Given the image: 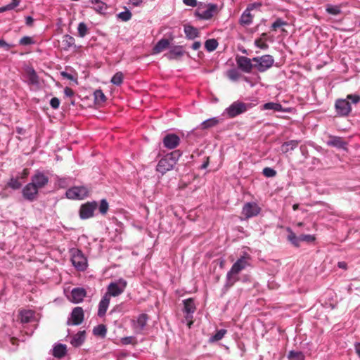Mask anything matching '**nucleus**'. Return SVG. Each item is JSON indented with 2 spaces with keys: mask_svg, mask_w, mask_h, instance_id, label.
I'll use <instances>...</instances> for the list:
<instances>
[{
  "mask_svg": "<svg viewBox=\"0 0 360 360\" xmlns=\"http://www.w3.org/2000/svg\"><path fill=\"white\" fill-rule=\"evenodd\" d=\"M263 110H273L276 112H287V110H285L282 105L278 103L269 102L263 105Z\"/></svg>",
  "mask_w": 360,
  "mask_h": 360,
  "instance_id": "2f4dec72",
  "label": "nucleus"
},
{
  "mask_svg": "<svg viewBox=\"0 0 360 360\" xmlns=\"http://www.w3.org/2000/svg\"><path fill=\"white\" fill-rule=\"evenodd\" d=\"M107 333L106 326L103 324H99L93 329V334L96 336L104 338Z\"/></svg>",
  "mask_w": 360,
  "mask_h": 360,
  "instance_id": "c9c22d12",
  "label": "nucleus"
},
{
  "mask_svg": "<svg viewBox=\"0 0 360 360\" xmlns=\"http://www.w3.org/2000/svg\"><path fill=\"white\" fill-rule=\"evenodd\" d=\"M287 22L283 20L281 18H277L271 25V28L274 30H276L277 29L281 27L282 26L286 25Z\"/></svg>",
  "mask_w": 360,
  "mask_h": 360,
  "instance_id": "09e8293b",
  "label": "nucleus"
},
{
  "mask_svg": "<svg viewBox=\"0 0 360 360\" xmlns=\"http://www.w3.org/2000/svg\"><path fill=\"white\" fill-rule=\"evenodd\" d=\"M260 212V207L255 202H247L243 208V214L248 218L257 215Z\"/></svg>",
  "mask_w": 360,
  "mask_h": 360,
  "instance_id": "6ab92c4d",
  "label": "nucleus"
},
{
  "mask_svg": "<svg viewBox=\"0 0 360 360\" xmlns=\"http://www.w3.org/2000/svg\"><path fill=\"white\" fill-rule=\"evenodd\" d=\"M89 1L94 4V9L100 14H105L108 10V6L101 0H89Z\"/></svg>",
  "mask_w": 360,
  "mask_h": 360,
  "instance_id": "c756f323",
  "label": "nucleus"
},
{
  "mask_svg": "<svg viewBox=\"0 0 360 360\" xmlns=\"http://www.w3.org/2000/svg\"><path fill=\"white\" fill-rule=\"evenodd\" d=\"M127 282L124 278H119L114 282H111L108 286V292L106 295L112 297H117L121 295L125 290Z\"/></svg>",
  "mask_w": 360,
  "mask_h": 360,
  "instance_id": "0eeeda50",
  "label": "nucleus"
},
{
  "mask_svg": "<svg viewBox=\"0 0 360 360\" xmlns=\"http://www.w3.org/2000/svg\"><path fill=\"white\" fill-rule=\"evenodd\" d=\"M327 145L339 149H346L347 143L341 137L331 136L327 141Z\"/></svg>",
  "mask_w": 360,
  "mask_h": 360,
  "instance_id": "4be33fe9",
  "label": "nucleus"
},
{
  "mask_svg": "<svg viewBox=\"0 0 360 360\" xmlns=\"http://www.w3.org/2000/svg\"><path fill=\"white\" fill-rule=\"evenodd\" d=\"M108 210V203L107 200L105 199H102L101 200V202H100V205L98 207V210H99L100 213H101L102 214H104L107 212Z\"/></svg>",
  "mask_w": 360,
  "mask_h": 360,
  "instance_id": "de8ad7c7",
  "label": "nucleus"
},
{
  "mask_svg": "<svg viewBox=\"0 0 360 360\" xmlns=\"http://www.w3.org/2000/svg\"><path fill=\"white\" fill-rule=\"evenodd\" d=\"M251 257L247 252H243V255L236 260L232 265L231 269L226 274V281L225 287L229 288L232 287L234 283L238 281V277L236 276L241 271L250 266Z\"/></svg>",
  "mask_w": 360,
  "mask_h": 360,
  "instance_id": "f257e3e1",
  "label": "nucleus"
},
{
  "mask_svg": "<svg viewBox=\"0 0 360 360\" xmlns=\"http://www.w3.org/2000/svg\"><path fill=\"white\" fill-rule=\"evenodd\" d=\"M123 78H124V76H123L122 72H117L112 77L111 82L116 86H120L123 82Z\"/></svg>",
  "mask_w": 360,
  "mask_h": 360,
  "instance_id": "79ce46f5",
  "label": "nucleus"
},
{
  "mask_svg": "<svg viewBox=\"0 0 360 360\" xmlns=\"http://www.w3.org/2000/svg\"><path fill=\"white\" fill-rule=\"evenodd\" d=\"M326 10L328 13L333 15H338L341 13L340 8L338 6L328 5Z\"/></svg>",
  "mask_w": 360,
  "mask_h": 360,
  "instance_id": "c03bdc74",
  "label": "nucleus"
},
{
  "mask_svg": "<svg viewBox=\"0 0 360 360\" xmlns=\"http://www.w3.org/2000/svg\"><path fill=\"white\" fill-rule=\"evenodd\" d=\"M88 189L84 186H75L66 191V196L72 200H81L88 195Z\"/></svg>",
  "mask_w": 360,
  "mask_h": 360,
  "instance_id": "1a4fd4ad",
  "label": "nucleus"
},
{
  "mask_svg": "<svg viewBox=\"0 0 360 360\" xmlns=\"http://www.w3.org/2000/svg\"><path fill=\"white\" fill-rule=\"evenodd\" d=\"M86 338V333L84 330L79 331L77 334L71 337L70 344L75 347H78L81 346Z\"/></svg>",
  "mask_w": 360,
  "mask_h": 360,
  "instance_id": "5701e85b",
  "label": "nucleus"
},
{
  "mask_svg": "<svg viewBox=\"0 0 360 360\" xmlns=\"http://www.w3.org/2000/svg\"><path fill=\"white\" fill-rule=\"evenodd\" d=\"M251 108V103H245L239 101L233 102L229 105L225 112L231 118H233L242 113H244Z\"/></svg>",
  "mask_w": 360,
  "mask_h": 360,
  "instance_id": "39448f33",
  "label": "nucleus"
},
{
  "mask_svg": "<svg viewBox=\"0 0 360 360\" xmlns=\"http://www.w3.org/2000/svg\"><path fill=\"white\" fill-rule=\"evenodd\" d=\"M71 261L72 265L79 271H84L87 266L86 258L80 250H77L72 255Z\"/></svg>",
  "mask_w": 360,
  "mask_h": 360,
  "instance_id": "9b49d317",
  "label": "nucleus"
},
{
  "mask_svg": "<svg viewBox=\"0 0 360 360\" xmlns=\"http://www.w3.org/2000/svg\"><path fill=\"white\" fill-rule=\"evenodd\" d=\"M50 105L52 108L57 109L59 107L60 105V101L58 98L53 97L50 101Z\"/></svg>",
  "mask_w": 360,
  "mask_h": 360,
  "instance_id": "6e6d98bb",
  "label": "nucleus"
},
{
  "mask_svg": "<svg viewBox=\"0 0 360 360\" xmlns=\"http://www.w3.org/2000/svg\"><path fill=\"white\" fill-rule=\"evenodd\" d=\"M132 337H124L122 338L121 342L123 345H129L131 343Z\"/></svg>",
  "mask_w": 360,
  "mask_h": 360,
  "instance_id": "e2e57ef3",
  "label": "nucleus"
},
{
  "mask_svg": "<svg viewBox=\"0 0 360 360\" xmlns=\"http://www.w3.org/2000/svg\"><path fill=\"white\" fill-rule=\"evenodd\" d=\"M63 48L64 50H68L75 46V39L73 37L65 34L63 37Z\"/></svg>",
  "mask_w": 360,
  "mask_h": 360,
  "instance_id": "f704fd0d",
  "label": "nucleus"
},
{
  "mask_svg": "<svg viewBox=\"0 0 360 360\" xmlns=\"http://www.w3.org/2000/svg\"><path fill=\"white\" fill-rule=\"evenodd\" d=\"M261 6L260 4H251L250 5H248V6L247 7L246 9H249V11L250 12L252 10H253L254 8H258Z\"/></svg>",
  "mask_w": 360,
  "mask_h": 360,
  "instance_id": "338daca9",
  "label": "nucleus"
},
{
  "mask_svg": "<svg viewBox=\"0 0 360 360\" xmlns=\"http://www.w3.org/2000/svg\"><path fill=\"white\" fill-rule=\"evenodd\" d=\"M60 75L64 77V78H66V79H68L70 80H72L74 79L73 76L70 74H69L68 72H60Z\"/></svg>",
  "mask_w": 360,
  "mask_h": 360,
  "instance_id": "0e129e2a",
  "label": "nucleus"
},
{
  "mask_svg": "<svg viewBox=\"0 0 360 360\" xmlns=\"http://www.w3.org/2000/svg\"><path fill=\"white\" fill-rule=\"evenodd\" d=\"M110 303V297H108V295H105L102 299L101 300L99 304H98V316L99 317L103 316L106 311L108 308Z\"/></svg>",
  "mask_w": 360,
  "mask_h": 360,
  "instance_id": "b1692460",
  "label": "nucleus"
},
{
  "mask_svg": "<svg viewBox=\"0 0 360 360\" xmlns=\"http://www.w3.org/2000/svg\"><path fill=\"white\" fill-rule=\"evenodd\" d=\"M226 76L230 80L233 82H236L241 77V74L237 69L232 68L226 72Z\"/></svg>",
  "mask_w": 360,
  "mask_h": 360,
  "instance_id": "e433bc0d",
  "label": "nucleus"
},
{
  "mask_svg": "<svg viewBox=\"0 0 360 360\" xmlns=\"http://www.w3.org/2000/svg\"><path fill=\"white\" fill-rule=\"evenodd\" d=\"M20 45H30L33 43V40L30 37H23L19 41Z\"/></svg>",
  "mask_w": 360,
  "mask_h": 360,
  "instance_id": "5fc2aeb1",
  "label": "nucleus"
},
{
  "mask_svg": "<svg viewBox=\"0 0 360 360\" xmlns=\"http://www.w3.org/2000/svg\"><path fill=\"white\" fill-rule=\"evenodd\" d=\"M346 100L350 102V103L357 104L360 102V96L359 94H348Z\"/></svg>",
  "mask_w": 360,
  "mask_h": 360,
  "instance_id": "8fccbe9b",
  "label": "nucleus"
},
{
  "mask_svg": "<svg viewBox=\"0 0 360 360\" xmlns=\"http://www.w3.org/2000/svg\"><path fill=\"white\" fill-rule=\"evenodd\" d=\"M143 0H129L128 4L133 6H139L142 4Z\"/></svg>",
  "mask_w": 360,
  "mask_h": 360,
  "instance_id": "052dcab7",
  "label": "nucleus"
},
{
  "mask_svg": "<svg viewBox=\"0 0 360 360\" xmlns=\"http://www.w3.org/2000/svg\"><path fill=\"white\" fill-rule=\"evenodd\" d=\"M148 321V316L146 314H141L136 320L132 321L133 328L137 333H141L145 328Z\"/></svg>",
  "mask_w": 360,
  "mask_h": 360,
  "instance_id": "f3484780",
  "label": "nucleus"
},
{
  "mask_svg": "<svg viewBox=\"0 0 360 360\" xmlns=\"http://www.w3.org/2000/svg\"><path fill=\"white\" fill-rule=\"evenodd\" d=\"M67 354V347L64 344L58 343L53 346V356L58 359H62Z\"/></svg>",
  "mask_w": 360,
  "mask_h": 360,
  "instance_id": "393cba45",
  "label": "nucleus"
},
{
  "mask_svg": "<svg viewBox=\"0 0 360 360\" xmlns=\"http://www.w3.org/2000/svg\"><path fill=\"white\" fill-rule=\"evenodd\" d=\"M13 45L8 44L4 39H0V48H4L6 51H9Z\"/></svg>",
  "mask_w": 360,
  "mask_h": 360,
  "instance_id": "4d7b16f0",
  "label": "nucleus"
},
{
  "mask_svg": "<svg viewBox=\"0 0 360 360\" xmlns=\"http://www.w3.org/2000/svg\"><path fill=\"white\" fill-rule=\"evenodd\" d=\"M336 113L340 117H346L352 111L350 102L346 99L339 98L335 103Z\"/></svg>",
  "mask_w": 360,
  "mask_h": 360,
  "instance_id": "6e6552de",
  "label": "nucleus"
},
{
  "mask_svg": "<svg viewBox=\"0 0 360 360\" xmlns=\"http://www.w3.org/2000/svg\"><path fill=\"white\" fill-rule=\"evenodd\" d=\"M49 177L41 171H36L31 177V181L39 190L44 188L49 183Z\"/></svg>",
  "mask_w": 360,
  "mask_h": 360,
  "instance_id": "f8f14e48",
  "label": "nucleus"
},
{
  "mask_svg": "<svg viewBox=\"0 0 360 360\" xmlns=\"http://www.w3.org/2000/svg\"><path fill=\"white\" fill-rule=\"evenodd\" d=\"M25 73L30 84L37 85L39 83V77L32 67H27Z\"/></svg>",
  "mask_w": 360,
  "mask_h": 360,
  "instance_id": "a878e982",
  "label": "nucleus"
},
{
  "mask_svg": "<svg viewBox=\"0 0 360 360\" xmlns=\"http://www.w3.org/2000/svg\"><path fill=\"white\" fill-rule=\"evenodd\" d=\"M64 94L68 97H72L74 95V91L69 87H65L64 89Z\"/></svg>",
  "mask_w": 360,
  "mask_h": 360,
  "instance_id": "680f3d73",
  "label": "nucleus"
},
{
  "mask_svg": "<svg viewBox=\"0 0 360 360\" xmlns=\"http://www.w3.org/2000/svg\"><path fill=\"white\" fill-rule=\"evenodd\" d=\"M218 46V42L215 39H207L205 43V47L209 52L214 51Z\"/></svg>",
  "mask_w": 360,
  "mask_h": 360,
  "instance_id": "ea45409f",
  "label": "nucleus"
},
{
  "mask_svg": "<svg viewBox=\"0 0 360 360\" xmlns=\"http://www.w3.org/2000/svg\"><path fill=\"white\" fill-rule=\"evenodd\" d=\"M253 16L251 15L249 9H245L240 18V23L242 25H250L252 22Z\"/></svg>",
  "mask_w": 360,
  "mask_h": 360,
  "instance_id": "473e14b6",
  "label": "nucleus"
},
{
  "mask_svg": "<svg viewBox=\"0 0 360 360\" xmlns=\"http://www.w3.org/2000/svg\"><path fill=\"white\" fill-rule=\"evenodd\" d=\"M262 174L266 177H274L276 175V171L271 167H265L263 169Z\"/></svg>",
  "mask_w": 360,
  "mask_h": 360,
  "instance_id": "3c124183",
  "label": "nucleus"
},
{
  "mask_svg": "<svg viewBox=\"0 0 360 360\" xmlns=\"http://www.w3.org/2000/svg\"><path fill=\"white\" fill-rule=\"evenodd\" d=\"M183 2L185 5L191 7H195L198 5V2L196 0H183Z\"/></svg>",
  "mask_w": 360,
  "mask_h": 360,
  "instance_id": "bf43d9fd",
  "label": "nucleus"
},
{
  "mask_svg": "<svg viewBox=\"0 0 360 360\" xmlns=\"http://www.w3.org/2000/svg\"><path fill=\"white\" fill-rule=\"evenodd\" d=\"M184 32L186 37L189 39H193L198 37L199 34L198 29L191 25H185Z\"/></svg>",
  "mask_w": 360,
  "mask_h": 360,
  "instance_id": "72a5a7b5",
  "label": "nucleus"
},
{
  "mask_svg": "<svg viewBox=\"0 0 360 360\" xmlns=\"http://www.w3.org/2000/svg\"><path fill=\"white\" fill-rule=\"evenodd\" d=\"M84 319V310L81 307H75L71 314L70 317L67 321V324L70 326L80 325Z\"/></svg>",
  "mask_w": 360,
  "mask_h": 360,
  "instance_id": "9d476101",
  "label": "nucleus"
},
{
  "mask_svg": "<svg viewBox=\"0 0 360 360\" xmlns=\"http://www.w3.org/2000/svg\"><path fill=\"white\" fill-rule=\"evenodd\" d=\"M70 184V179L68 178H58L57 184L59 188H66Z\"/></svg>",
  "mask_w": 360,
  "mask_h": 360,
  "instance_id": "864d4df0",
  "label": "nucleus"
},
{
  "mask_svg": "<svg viewBox=\"0 0 360 360\" xmlns=\"http://www.w3.org/2000/svg\"><path fill=\"white\" fill-rule=\"evenodd\" d=\"M287 240L296 248H299L301 245V243H305L307 244H314L316 241V237L314 235L311 234H300L297 236L290 229L288 226L287 228Z\"/></svg>",
  "mask_w": 360,
  "mask_h": 360,
  "instance_id": "7ed1b4c3",
  "label": "nucleus"
},
{
  "mask_svg": "<svg viewBox=\"0 0 360 360\" xmlns=\"http://www.w3.org/2000/svg\"><path fill=\"white\" fill-rule=\"evenodd\" d=\"M252 62L255 63L254 68L257 69L260 72H263L273 66L274 59L272 56L266 54L260 57H254Z\"/></svg>",
  "mask_w": 360,
  "mask_h": 360,
  "instance_id": "20e7f679",
  "label": "nucleus"
},
{
  "mask_svg": "<svg viewBox=\"0 0 360 360\" xmlns=\"http://www.w3.org/2000/svg\"><path fill=\"white\" fill-rule=\"evenodd\" d=\"M86 295V291L83 288H75L72 290L70 296L68 297L70 302L77 304L83 301Z\"/></svg>",
  "mask_w": 360,
  "mask_h": 360,
  "instance_id": "a211bd4d",
  "label": "nucleus"
},
{
  "mask_svg": "<svg viewBox=\"0 0 360 360\" xmlns=\"http://www.w3.org/2000/svg\"><path fill=\"white\" fill-rule=\"evenodd\" d=\"M34 311L32 310H22L19 313L20 321L22 323L32 322L34 320Z\"/></svg>",
  "mask_w": 360,
  "mask_h": 360,
  "instance_id": "bb28decb",
  "label": "nucleus"
},
{
  "mask_svg": "<svg viewBox=\"0 0 360 360\" xmlns=\"http://www.w3.org/2000/svg\"><path fill=\"white\" fill-rule=\"evenodd\" d=\"M181 156V153L179 150L167 153L159 160L156 170L162 175L166 174L174 168Z\"/></svg>",
  "mask_w": 360,
  "mask_h": 360,
  "instance_id": "f03ea898",
  "label": "nucleus"
},
{
  "mask_svg": "<svg viewBox=\"0 0 360 360\" xmlns=\"http://www.w3.org/2000/svg\"><path fill=\"white\" fill-rule=\"evenodd\" d=\"M227 330L226 329H220L216 332V333L211 336L209 339L210 342H214L221 340L225 334H226Z\"/></svg>",
  "mask_w": 360,
  "mask_h": 360,
  "instance_id": "58836bf2",
  "label": "nucleus"
},
{
  "mask_svg": "<svg viewBox=\"0 0 360 360\" xmlns=\"http://www.w3.org/2000/svg\"><path fill=\"white\" fill-rule=\"evenodd\" d=\"M354 346L356 354L360 358V342H355Z\"/></svg>",
  "mask_w": 360,
  "mask_h": 360,
  "instance_id": "774afa93",
  "label": "nucleus"
},
{
  "mask_svg": "<svg viewBox=\"0 0 360 360\" xmlns=\"http://www.w3.org/2000/svg\"><path fill=\"white\" fill-rule=\"evenodd\" d=\"M98 207L96 201L87 202L81 206L79 215L82 219H88L94 215V212Z\"/></svg>",
  "mask_w": 360,
  "mask_h": 360,
  "instance_id": "ddd939ff",
  "label": "nucleus"
},
{
  "mask_svg": "<svg viewBox=\"0 0 360 360\" xmlns=\"http://www.w3.org/2000/svg\"><path fill=\"white\" fill-rule=\"evenodd\" d=\"M221 121L217 117H212L203 121L197 129H207L217 126Z\"/></svg>",
  "mask_w": 360,
  "mask_h": 360,
  "instance_id": "cd10ccee",
  "label": "nucleus"
},
{
  "mask_svg": "<svg viewBox=\"0 0 360 360\" xmlns=\"http://www.w3.org/2000/svg\"><path fill=\"white\" fill-rule=\"evenodd\" d=\"M20 0H12L11 3L4 6L0 7V13L14 9L20 4Z\"/></svg>",
  "mask_w": 360,
  "mask_h": 360,
  "instance_id": "37998d69",
  "label": "nucleus"
},
{
  "mask_svg": "<svg viewBox=\"0 0 360 360\" xmlns=\"http://www.w3.org/2000/svg\"><path fill=\"white\" fill-rule=\"evenodd\" d=\"M39 189L32 183H28L22 191L23 198L30 202L34 201L38 195Z\"/></svg>",
  "mask_w": 360,
  "mask_h": 360,
  "instance_id": "4468645a",
  "label": "nucleus"
},
{
  "mask_svg": "<svg viewBox=\"0 0 360 360\" xmlns=\"http://www.w3.org/2000/svg\"><path fill=\"white\" fill-rule=\"evenodd\" d=\"M95 102L97 104L103 103L105 101V96L101 89L94 91Z\"/></svg>",
  "mask_w": 360,
  "mask_h": 360,
  "instance_id": "a19ab883",
  "label": "nucleus"
},
{
  "mask_svg": "<svg viewBox=\"0 0 360 360\" xmlns=\"http://www.w3.org/2000/svg\"><path fill=\"white\" fill-rule=\"evenodd\" d=\"M288 357L290 360H304V355L300 351L291 350L288 353Z\"/></svg>",
  "mask_w": 360,
  "mask_h": 360,
  "instance_id": "4c0bfd02",
  "label": "nucleus"
},
{
  "mask_svg": "<svg viewBox=\"0 0 360 360\" xmlns=\"http://www.w3.org/2000/svg\"><path fill=\"white\" fill-rule=\"evenodd\" d=\"M255 44L262 49H266L268 48V45L265 43H262L261 39H256L255 41Z\"/></svg>",
  "mask_w": 360,
  "mask_h": 360,
  "instance_id": "13d9d810",
  "label": "nucleus"
},
{
  "mask_svg": "<svg viewBox=\"0 0 360 360\" xmlns=\"http://www.w3.org/2000/svg\"><path fill=\"white\" fill-rule=\"evenodd\" d=\"M34 22V19L31 16H27L25 18V23L27 26H32Z\"/></svg>",
  "mask_w": 360,
  "mask_h": 360,
  "instance_id": "69168bd1",
  "label": "nucleus"
},
{
  "mask_svg": "<svg viewBox=\"0 0 360 360\" xmlns=\"http://www.w3.org/2000/svg\"><path fill=\"white\" fill-rule=\"evenodd\" d=\"M185 53L183 46H174L169 50V53L165 56L169 60H177L182 57Z\"/></svg>",
  "mask_w": 360,
  "mask_h": 360,
  "instance_id": "412c9836",
  "label": "nucleus"
},
{
  "mask_svg": "<svg viewBox=\"0 0 360 360\" xmlns=\"http://www.w3.org/2000/svg\"><path fill=\"white\" fill-rule=\"evenodd\" d=\"M21 186L22 184L18 181V178H11L9 182L8 183V186L14 190L19 189L21 187Z\"/></svg>",
  "mask_w": 360,
  "mask_h": 360,
  "instance_id": "49530a36",
  "label": "nucleus"
},
{
  "mask_svg": "<svg viewBox=\"0 0 360 360\" xmlns=\"http://www.w3.org/2000/svg\"><path fill=\"white\" fill-rule=\"evenodd\" d=\"M252 59H250L245 56H238L236 58V63L238 68L244 72L250 73L254 68L252 63Z\"/></svg>",
  "mask_w": 360,
  "mask_h": 360,
  "instance_id": "dca6fc26",
  "label": "nucleus"
},
{
  "mask_svg": "<svg viewBox=\"0 0 360 360\" xmlns=\"http://www.w3.org/2000/svg\"><path fill=\"white\" fill-rule=\"evenodd\" d=\"M164 147L167 149L176 148L180 143V138L175 134H168L162 139Z\"/></svg>",
  "mask_w": 360,
  "mask_h": 360,
  "instance_id": "2eb2a0df",
  "label": "nucleus"
},
{
  "mask_svg": "<svg viewBox=\"0 0 360 360\" xmlns=\"http://www.w3.org/2000/svg\"><path fill=\"white\" fill-rule=\"evenodd\" d=\"M77 31H78V35L80 37H85L88 32V28H87L86 25L83 22H80L78 25Z\"/></svg>",
  "mask_w": 360,
  "mask_h": 360,
  "instance_id": "a18cd8bd",
  "label": "nucleus"
},
{
  "mask_svg": "<svg viewBox=\"0 0 360 360\" xmlns=\"http://www.w3.org/2000/svg\"><path fill=\"white\" fill-rule=\"evenodd\" d=\"M118 17L123 21H127L131 19V13L128 10L122 11L118 14Z\"/></svg>",
  "mask_w": 360,
  "mask_h": 360,
  "instance_id": "603ef678",
  "label": "nucleus"
},
{
  "mask_svg": "<svg viewBox=\"0 0 360 360\" xmlns=\"http://www.w3.org/2000/svg\"><path fill=\"white\" fill-rule=\"evenodd\" d=\"M217 11V5L214 4H200L196 11L195 14L200 19L209 20Z\"/></svg>",
  "mask_w": 360,
  "mask_h": 360,
  "instance_id": "423d86ee",
  "label": "nucleus"
},
{
  "mask_svg": "<svg viewBox=\"0 0 360 360\" xmlns=\"http://www.w3.org/2000/svg\"><path fill=\"white\" fill-rule=\"evenodd\" d=\"M169 46V41L167 39H161L153 49V53L154 54L159 53L167 49Z\"/></svg>",
  "mask_w": 360,
  "mask_h": 360,
  "instance_id": "c85d7f7f",
  "label": "nucleus"
},
{
  "mask_svg": "<svg viewBox=\"0 0 360 360\" xmlns=\"http://www.w3.org/2000/svg\"><path fill=\"white\" fill-rule=\"evenodd\" d=\"M300 142V141L297 140H291L283 143L281 146L282 152L286 153L290 150H294L297 147Z\"/></svg>",
  "mask_w": 360,
  "mask_h": 360,
  "instance_id": "7c9ffc66",
  "label": "nucleus"
},
{
  "mask_svg": "<svg viewBox=\"0 0 360 360\" xmlns=\"http://www.w3.org/2000/svg\"><path fill=\"white\" fill-rule=\"evenodd\" d=\"M184 312L186 314V319H191L193 318V314L195 312L196 307L194 301L191 298L186 299L183 301Z\"/></svg>",
  "mask_w": 360,
  "mask_h": 360,
  "instance_id": "aec40b11",
  "label": "nucleus"
}]
</instances>
